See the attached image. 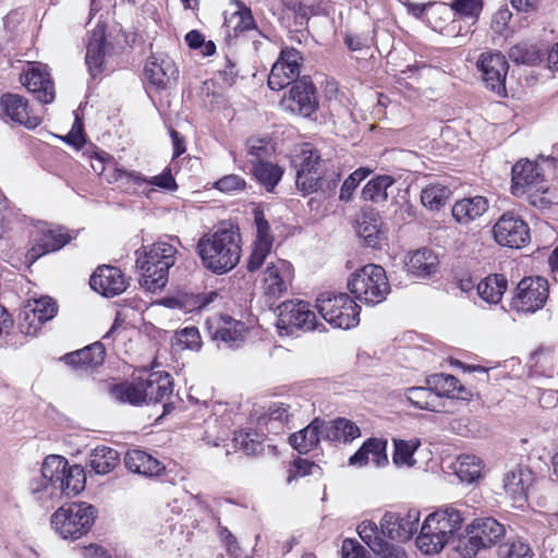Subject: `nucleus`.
I'll return each mask as SVG.
<instances>
[{"mask_svg":"<svg viewBox=\"0 0 558 558\" xmlns=\"http://www.w3.org/2000/svg\"><path fill=\"white\" fill-rule=\"evenodd\" d=\"M203 266L214 274L233 269L241 257L240 234L236 228H219L203 235L197 243Z\"/></svg>","mask_w":558,"mask_h":558,"instance_id":"f257e3e1","label":"nucleus"},{"mask_svg":"<svg viewBox=\"0 0 558 558\" xmlns=\"http://www.w3.org/2000/svg\"><path fill=\"white\" fill-rule=\"evenodd\" d=\"M175 254L174 245L163 241L154 243L144 257L136 260L143 271L141 284L150 291L163 288L168 282L169 269L175 263Z\"/></svg>","mask_w":558,"mask_h":558,"instance_id":"f03ea898","label":"nucleus"},{"mask_svg":"<svg viewBox=\"0 0 558 558\" xmlns=\"http://www.w3.org/2000/svg\"><path fill=\"white\" fill-rule=\"evenodd\" d=\"M348 289L360 302L376 305L386 300L390 284L381 266L368 264L351 275Z\"/></svg>","mask_w":558,"mask_h":558,"instance_id":"7ed1b4c3","label":"nucleus"},{"mask_svg":"<svg viewBox=\"0 0 558 558\" xmlns=\"http://www.w3.org/2000/svg\"><path fill=\"white\" fill-rule=\"evenodd\" d=\"M97 510L87 502H72L60 507L51 517V525L63 538L77 539L86 534Z\"/></svg>","mask_w":558,"mask_h":558,"instance_id":"20e7f679","label":"nucleus"},{"mask_svg":"<svg viewBox=\"0 0 558 558\" xmlns=\"http://www.w3.org/2000/svg\"><path fill=\"white\" fill-rule=\"evenodd\" d=\"M506 534V529L496 519L478 518L464 529L462 545H458V554L463 558H473L484 548L499 543Z\"/></svg>","mask_w":558,"mask_h":558,"instance_id":"39448f33","label":"nucleus"},{"mask_svg":"<svg viewBox=\"0 0 558 558\" xmlns=\"http://www.w3.org/2000/svg\"><path fill=\"white\" fill-rule=\"evenodd\" d=\"M317 308L322 317L336 328L350 329L360 322V306L347 293H322Z\"/></svg>","mask_w":558,"mask_h":558,"instance_id":"423d86ee","label":"nucleus"},{"mask_svg":"<svg viewBox=\"0 0 558 558\" xmlns=\"http://www.w3.org/2000/svg\"><path fill=\"white\" fill-rule=\"evenodd\" d=\"M66 459L61 456H48L41 465L39 477L29 482V492L35 500L43 506L52 507L63 495L57 475L64 469Z\"/></svg>","mask_w":558,"mask_h":558,"instance_id":"0eeeda50","label":"nucleus"},{"mask_svg":"<svg viewBox=\"0 0 558 558\" xmlns=\"http://www.w3.org/2000/svg\"><path fill=\"white\" fill-rule=\"evenodd\" d=\"M280 335L293 336L299 331L316 329V315L304 301H286L278 306L276 323Z\"/></svg>","mask_w":558,"mask_h":558,"instance_id":"6e6552de","label":"nucleus"},{"mask_svg":"<svg viewBox=\"0 0 558 558\" xmlns=\"http://www.w3.org/2000/svg\"><path fill=\"white\" fill-rule=\"evenodd\" d=\"M299 163H295V185L303 194H312L324 186L325 160L317 150L305 145L299 156ZM296 162V160H294Z\"/></svg>","mask_w":558,"mask_h":558,"instance_id":"1a4fd4ad","label":"nucleus"},{"mask_svg":"<svg viewBox=\"0 0 558 558\" xmlns=\"http://www.w3.org/2000/svg\"><path fill=\"white\" fill-rule=\"evenodd\" d=\"M281 107L291 113L311 118L318 110L317 90L310 76L304 75L294 83L280 101Z\"/></svg>","mask_w":558,"mask_h":558,"instance_id":"9d476101","label":"nucleus"},{"mask_svg":"<svg viewBox=\"0 0 558 558\" xmlns=\"http://www.w3.org/2000/svg\"><path fill=\"white\" fill-rule=\"evenodd\" d=\"M549 295L548 281L543 277H525L520 280L511 306L518 312L535 313L544 307Z\"/></svg>","mask_w":558,"mask_h":558,"instance_id":"9b49d317","label":"nucleus"},{"mask_svg":"<svg viewBox=\"0 0 558 558\" xmlns=\"http://www.w3.org/2000/svg\"><path fill=\"white\" fill-rule=\"evenodd\" d=\"M302 64L303 57L299 50L293 47L282 48L268 76L269 88L280 90L301 78Z\"/></svg>","mask_w":558,"mask_h":558,"instance_id":"f8f14e48","label":"nucleus"},{"mask_svg":"<svg viewBox=\"0 0 558 558\" xmlns=\"http://www.w3.org/2000/svg\"><path fill=\"white\" fill-rule=\"evenodd\" d=\"M494 238L501 246L521 248L530 241L527 223L515 213H505L495 223Z\"/></svg>","mask_w":558,"mask_h":558,"instance_id":"ddd939ff","label":"nucleus"},{"mask_svg":"<svg viewBox=\"0 0 558 558\" xmlns=\"http://www.w3.org/2000/svg\"><path fill=\"white\" fill-rule=\"evenodd\" d=\"M476 65L482 73L485 86L498 95L506 93V76L509 70L508 61L500 51L482 52Z\"/></svg>","mask_w":558,"mask_h":558,"instance_id":"4468645a","label":"nucleus"},{"mask_svg":"<svg viewBox=\"0 0 558 558\" xmlns=\"http://www.w3.org/2000/svg\"><path fill=\"white\" fill-rule=\"evenodd\" d=\"M420 511L410 509L403 515L396 512H387L380 521L381 533L392 541L405 542L417 531Z\"/></svg>","mask_w":558,"mask_h":558,"instance_id":"2eb2a0df","label":"nucleus"},{"mask_svg":"<svg viewBox=\"0 0 558 558\" xmlns=\"http://www.w3.org/2000/svg\"><path fill=\"white\" fill-rule=\"evenodd\" d=\"M144 75L149 86L156 90H165L177 82L179 69L170 57L154 54L145 64Z\"/></svg>","mask_w":558,"mask_h":558,"instance_id":"dca6fc26","label":"nucleus"},{"mask_svg":"<svg viewBox=\"0 0 558 558\" xmlns=\"http://www.w3.org/2000/svg\"><path fill=\"white\" fill-rule=\"evenodd\" d=\"M544 182V169L536 161L521 159L511 169V193L523 196L526 192Z\"/></svg>","mask_w":558,"mask_h":558,"instance_id":"f3484780","label":"nucleus"},{"mask_svg":"<svg viewBox=\"0 0 558 558\" xmlns=\"http://www.w3.org/2000/svg\"><path fill=\"white\" fill-rule=\"evenodd\" d=\"M35 244L26 253V262L34 264L39 257L59 251L71 241L70 234L61 228L43 226L34 236Z\"/></svg>","mask_w":558,"mask_h":558,"instance_id":"a211bd4d","label":"nucleus"},{"mask_svg":"<svg viewBox=\"0 0 558 558\" xmlns=\"http://www.w3.org/2000/svg\"><path fill=\"white\" fill-rule=\"evenodd\" d=\"M89 284L93 290L101 295L113 298L123 293L129 282L121 269L110 265H102L94 271Z\"/></svg>","mask_w":558,"mask_h":558,"instance_id":"6ab92c4d","label":"nucleus"},{"mask_svg":"<svg viewBox=\"0 0 558 558\" xmlns=\"http://www.w3.org/2000/svg\"><path fill=\"white\" fill-rule=\"evenodd\" d=\"M292 278L293 266L290 262L278 258L268 263L263 278L265 295L270 299L281 298Z\"/></svg>","mask_w":558,"mask_h":558,"instance_id":"aec40b11","label":"nucleus"},{"mask_svg":"<svg viewBox=\"0 0 558 558\" xmlns=\"http://www.w3.org/2000/svg\"><path fill=\"white\" fill-rule=\"evenodd\" d=\"M534 481V474L529 466L515 465L504 476V489L517 508H523L527 500V490Z\"/></svg>","mask_w":558,"mask_h":558,"instance_id":"412c9836","label":"nucleus"},{"mask_svg":"<svg viewBox=\"0 0 558 558\" xmlns=\"http://www.w3.org/2000/svg\"><path fill=\"white\" fill-rule=\"evenodd\" d=\"M145 403H160L171 397L173 380L167 372H147L141 375Z\"/></svg>","mask_w":558,"mask_h":558,"instance_id":"4be33fe9","label":"nucleus"},{"mask_svg":"<svg viewBox=\"0 0 558 558\" xmlns=\"http://www.w3.org/2000/svg\"><path fill=\"white\" fill-rule=\"evenodd\" d=\"M435 522V517H426L420 533L415 539L417 548L425 555L438 554L446 545L451 546V541L446 532Z\"/></svg>","mask_w":558,"mask_h":558,"instance_id":"5701e85b","label":"nucleus"},{"mask_svg":"<svg viewBox=\"0 0 558 558\" xmlns=\"http://www.w3.org/2000/svg\"><path fill=\"white\" fill-rule=\"evenodd\" d=\"M0 108L5 117L27 129H35L41 122L38 117L29 114L27 100L21 95L3 94L0 98Z\"/></svg>","mask_w":558,"mask_h":558,"instance_id":"b1692460","label":"nucleus"},{"mask_svg":"<svg viewBox=\"0 0 558 558\" xmlns=\"http://www.w3.org/2000/svg\"><path fill=\"white\" fill-rule=\"evenodd\" d=\"M125 468L145 477H158L166 472V466L157 458L141 449H130L124 456Z\"/></svg>","mask_w":558,"mask_h":558,"instance_id":"393cba45","label":"nucleus"},{"mask_svg":"<svg viewBox=\"0 0 558 558\" xmlns=\"http://www.w3.org/2000/svg\"><path fill=\"white\" fill-rule=\"evenodd\" d=\"M106 26L98 23L92 31L86 47L85 61L90 75L95 78L105 70L106 57Z\"/></svg>","mask_w":558,"mask_h":558,"instance_id":"a878e982","label":"nucleus"},{"mask_svg":"<svg viewBox=\"0 0 558 558\" xmlns=\"http://www.w3.org/2000/svg\"><path fill=\"white\" fill-rule=\"evenodd\" d=\"M22 84L43 104L54 99L53 83L45 68L32 66L21 77Z\"/></svg>","mask_w":558,"mask_h":558,"instance_id":"bb28decb","label":"nucleus"},{"mask_svg":"<svg viewBox=\"0 0 558 558\" xmlns=\"http://www.w3.org/2000/svg\"><path fill=\"white\" fill-rule=\"evenodd\" d=\"M105 354V345L101 342H95L81 350L64 354L62 361L73 368L88 372L104 363Z\"/></svg>","mask_w":558,"mask_h":558,"instance_id":"cd10ccee","label":"nucleus"},{"mask_svg":"<svg viewBox=\"0 0 558 558\" xmlns=\"http://www.w3.org/2000/svg\"><path fill=\"white\" fill-rule=\"evenodd\" d=\"M387 440L383 438H368L360 449L350 457L349 465L362 468L368 463L369 457L377 468L385 466L388 463L386 453Z\"/></svg>","mask_w":558,"mask_h":558,"instance_id":"c85d7f7f","label":"nucleus"},{"mask_svg":"<svg viewBox=\"0 0 558 558\" xmlns=\"http://www.w3.org/2000/svg\"><path fill=\"white\" fill-rule=\"evenodd\" d=\"M428 517H435V522L439 523V527L450 538L451 548L458 553V545H462L460 541H462V535H464V530H462L463 518L460 511L452 507H447L434 511Z\"/></svg>","mask_w":558,"mask_h":558,"instance_id":"c756f323","label":"nucleus"},{"mask_svg":"<svg viewBox=\"0 0 558 558\" xmlns=\"http://www.w3.org/2000/svg\"><path fill=\"white\" fill-rule=\"evenodd\" d=\"M290 410L291 407L283 402L270 404L267 411L258 417V427L275 435L283 433L286 427L290 428L289 423L293 417Z\"/></svg>","mask_w":558,"mask_h":558,"instance_id":"7c9ffc66","label":"nucleus"},{"mask_svg":"<svg viewBox=\"0 0 558 558\" xmlns=\"http://www.w3.org/2000/svg\"><path fill=\"white\" fill-rule=\"evenodd\" d=\"M113 177L116 181L125 180L126 184H133L135 186L150 184L168 191H174L178 189L170 168H166L160 174L151 177L150 179L145 178L140 172L126 171L123 169H116Z\"/></svg>","mask_w":558,"mask_h":558,"instance_id":"2f4dec72","label":"nucleus"},{"mask_svg":"<svg viewBox=\"0 0 558 558\" xmlns=\"http://www.w3.org/2000/svg\"><path fill=\"white\" fill-rule=\"evenodd\" d=\"M488 207V199L484 196L476 195L457 201L451 213L458 223L466 226L483 216Z\"/></svg>","mask_w":558,"mask_h":558,"instance_id":"473e14b6","label":"nucleus"},{"mask_svg":"<svg viewBox=\"0 0 558 558\" xmlns=\"http://www.w3.org/2000/svg\"><path fill=\"white\" fill-rule=\"evenodd\" d=\"M324 420L315 417L305 428L289 436V444L301 454L317 447L323 438Z\"/></svg>","mask_w":558,"mask_h":558,"instance_id":"72a5a7b5","label":"nucleus"},{"mask_svg":"<svg viewBox=\"0 0 558 558\" xmlns=\"http://www.w3.org/2000/svg\"><path fill=\"white\" fill-rule=\"evenodd\" d=\"M360 436V427L349 418L337 417L328 422L324 420L323 439L349 444Z\"/></svg>","mask_w":558,"mask_h":558,"instance_id":"f704fd0d","label":"nucleus"},{"mask_svg":"<svg viewBox=\"0 0 558 558\" xmlns=\"http://www.w3.org/2000/svg\"><path fill=\"white\" fill-rule=\"evenodd\" d=\"M426 385L433 389L437 400L440 397L465 399L466 390L459 380L449 374H433L426 378Z\"/></svg>","mask_w":558,"mask_h":558,"instance_id":"c9c22d12","label":"nucleus"},{"mask_svg":"<svg viewBox=\"0 0 558 558\" xmlns=\"http://www.w3.org/2000/svg\"><path fill=\"white\" fill-rule=\"evenodd\" d=\"M246 330L244 323L228 317V319H223L222 325L215 329L211 338L227 349H234L243 342Z\"/></svg>","mask_w":558,"mask_h":558,"instance_id":"e433bc0d","label":"nucleus"},{"mask_svg":"<svg viewBox=\"0 0 558 558\" xmlns=\"http://www.w3.org/2000/svg\"><path fill=\"white\" fill-rule=\"evenodd\" d=\"M120 462L118 450L108 446H97L88 454L87 465L98 475L110 473Z\"/></svg>","mask_w":558,"mask_h":558,"instance_id":"4c0bfd02","label":"nucleus"},{"mask_svg":"<svg viewBox=\"0 0 558 558\" xmlns=\"http://www.w3.org/2000/svg\"><path fill=\"white\" fill-rule=\"evenodd\" d=\"M59 482L62 495L75 496L85 487V472L80 465H70L66 461L64 469L56 477Z\"/></svg>","mask_w":558,"mask_h":558,"instance_id":"58836bf2","label":"nucleus"},{"mask_svg":"<svg viewBox=\"0 0 558 558\" xmlns=\"http://www.w3.org/2000/svg\"><path fill=\"white\" fill-rule=\"evenodd\" d=\"M437 257L429 248L415 251L407 263L408 271L417 278H425L436 271Z\"/></svg>","mask_w":558,"mask_h":558,"instance_id":"ea45409f","label":"nucleus"},{"mask_svg":"<svg viewBox=\"0 0 558 558\" xmlns=\"http://www.w3.org/2000/svg\"><path fill=\"white\" fill-rule=\"evenodd\" d=\"M508 281L504 275H490L477 283V294L487 303H498L507 290Z\"/></svg>","mask_w":558,"mask_h":558,"instance_id":"a19ab883","label":"nucleus"},{"mask_svg":"<svg viewBox=\"0 0 558 558\" xmlns=\"http://www.w3.org/2000/svg\"><path fill=\"white\" fill-rule=\"evenodd\" d=\"M111 393L120 401L129 402L133 405L145 403L141 375L135 377L132 383L114 385L111 388Z\"/></svg>","mask_w":558,"mask_h":558,"instance_id":"79ce46f5","label":"nucleus"},{"mask_svg":"<svg viewBox=\"0 0 558 558\" xmlns=\"http://www.w3.org/2000/svg\"><path fill=\"white\" fill-rule=\"evenodd\" d=\"M253 174L267 192H271L281 180L283 169L278 165L260 160L254 163Z\"/></svg>","mask_w":558,"mask_h":558,"instance_id":"37998d69","label":"nucleus"},{"mask_svg":"<svg viewBox=\"0 0 558 558\" xmlns=\"http://www.w3.org/2000/svg\"><path fill=\"white\" fill-rule=\"evenodd\" d=\"M395 179L391 175H377L367 182L363 187L362 197L365 201L374 203H384L388 198L387 190L395 184Z\"/></svg>","mask_w":558,"mask_h":558,"instance_id":"c03bdc74","label":"nucleus"},{"mask_svg":"<svg viewBox=\"0 0 558 558\" xmlns=\"http://www.w3.org/2000/svg\"><path fill=\"white\" fill-rule=\"evenodd\" d=\"M450 195L451 191L448 186L434 183L423 189L421 202L429 210H440L450 198Z\"/></svg>","mask_w":558,"mask_h":558,"instance_id":"a18cd8bd","label":"nucleus"},{"mask_svg":"<svg viewBox=\"0 0 558 558\" xmlns=\"http://www.w3.org/2000/svg\"><path fill=\"white\" fill-rule=\"evenodd\" d=\"M393 445L395 451L392 454V462L395 465L411 468L416 463V460L413 458V456L417 448L421 446L420 439H395Z\"/></svg>","mask_w":558,"mask_h":558,"instance_id":"49530a36","label":"nucleus"},{"mask_svg":"<svg viewBox=\"0 0 558 558\" xmlns=\"http://www.w3.org/2000/svg\"><path fill=\"white\" fill-rule=\"evenodd\" d=\"M482 472L481 459L473 454H461L457 460L456 474L461 482L473 483Z\"/></svg>","mask_w":558,"mask_h":558,"instance_id":"de8ad7c7","label":"nucleus"},{"mask_svg":"<svg viewBox=\"0 0 558 558\" xmlns=\"http://www.w3.org/2000/svg\"><path fill=\"white\" fill-rule=\"evenodd\" d=\"M405 396L408 400L417 409L427 411H437L438 400L433 389L427 387H410L407 389Z\"/></svg>","mask_w":558,"mask_h":558,"instance_id":"09e8293b","label":"nucleus"},{"mask_svg":"<svg viewBox=\"0 0 558 558\" xmlns=\"http://www.w3.org/2000/svg\"><path fill=\"white\" fill-rule=\"evenodd\" d=\"M381 221L378 214H363L359 226V234L371 247H376L380 235Z\"/></svg>","mask_w":558,"mask_h":558,"instance_id":"8fccbe9b","label":"nucleus"},{"mask_svg":"<svg viewBox=\"0 0 558 558\" xmlns=\"http://www.w3.org/2000/svg\"><path fill=\"white\" fill-rule=\"evenodd\" d=\"M529 203L539 209H547L554 204H558V194L556 190L545 185V182L536 185L525 193Z\"/></svg>","mask_w":558,"mask_h":558,"instance_id":"3c124183","label":"nucleus"},{"mask_svg":"<svg viewBox=\"0 0 558 558\" xmlns=\"http://www.w3.org/2000/svg\"><path fill=\"white\" fill-rule=\"evenodd\" d=\"M509 58L517 64L535 65L542 61L539 50L527 43H521L510 48Z\"/></svg>","mask_w":558,"mask_h":558,"instance_id":"603ef678","label":"nucleus"},{"mask_svg":"<svg viewBox=\"0 0 558 558\" xmlns=\"http://www.w3.org/2000/svg\"><path fill=\"white\" fill-rule=\"evenodd\" d=\"M232 19L238 20L234 26L235 33L253 32L251 38H253L254 44L256 45L258 41L255 37L262 36V33L256 26L251 9L245 5H240L238 11L232 14Z\"/></svg>","mask_w":558,"mask_h":558,"instance_id":"864d4df0","label":"nucleus"},{"mask_svg":"<svg viewBox=\"0 0 558 558\" xmlns=\"http://www.w3.org/2000/svg\"><path fill=\"white\" fill-rule=\"evenodd\" d=\"M41 326L43 323L28 304L21 308L17 327L22 333L35 336Z\"/></svg>","mask_w":558,"mask_h":558,"instance_id":"5fc2aeb1","label":"nucleus"},{"mask_svg":"<svg viewBox=\"0 0 558 558\" xmlns=\"http://www.w3.org/2000/svg\"><path fill=\"white\" fill-rule=\"evenodd\" d=\"M357 533L361 539L374 551L386 541L381 537V529L379 530L377 524L372 521H363L357 525Z\"/></svg>","mask_w":558,"mask_h":558,"instance_id":"6e6d98bb","label":"nucleus"},{"mask_svg":"<svg viewBox=\"0 0 558 558\" xmlns=\"http://www.w3.org/2000/svg\"><path fill=\"white\" fill-rule=\"evenodd\" d=\"M253 214L256 227V240L254 244L272 247L274 236L270 233V226L265 218L264 211L260 208H255Z\"/></svg>","mask_w":558,"mask_h":558,"instance_id":"4d7b16f0","label":"nucleus"},{"mask_svg":"<svg viewBox=\"0 0 558 558\" xmlns=\"http://www.w3.org/2000/svg\"><path fill=\"white\" fill-rule=\"evenodd\" d=\"M234 447L242 450L247 456H255L263 451V444L255 439L251 432H238L233 437Z\"/></svg>","mask_w":558,"mask_h":558,"instance_id":"13d9d810","label":"nucleus"},{"mask_svg":"<svg viewBox=\"0 0 558 558\" xmlns=\"http://www.w3.org/2000/svg\"><path fill=\"white\" fill-rule=\"evenodd\" d=\"M35 314L38 316L43 325L52 319L58 312V305L50 296H41L38 300H34L33 303H27Z\"/></svg>","mask_w":558,"mask_h":558,"instance_id":"bf43d9fd","label":"nucleus"},{"mask_svg":"<svg viewBox=\"0 0 558 558\" xmlns=\"http://www.w3.org/2000/svg\"><path fill=\"white\" fill-rule=\"evenodd\" d=\"M174 344L181 349L198 350L201 348V336L196 327H185L175 332Z\"/></svg>","mask_w":558,"mask_h":558,"instance_id":"052dcab7","label":"nucleus"},{"mask_svg":"<svg viewBox=\"0 0 558 558\" xmlns=\"http://www.w3.org/2000/svg\"><path fill=\"white\" fill-rule=\"evenodd\" d=\"M214 187L222 193L236 194L246 189V181L238 174H228L214 183Z\"/></svg>","mask_w":558,"mask_h":558,"instance_id":"680f3d73","label":"nucleus"},{"mask_svg":"<svg viewBox=\"0 0 558 558\" xmlns=\"http://www.w3.org/2000/svg\"><path fill=\"white\" fill-rule=\"evenodd\" d=\"M368 170L366 169H357L353 173H351L343 182L340 190V199L343 202H349L352 197L353 192L357 187L361 181H363L367 174Z\"/></svg>","mask_w":558,"mask_h":558,"instance_id":"e2e57ef3","label":"nucleus"},{"mask_svg":"<svg viewBox=\"0 0 558 558\" xmlns=\"http://www.w3.org/2000/svg\"><path fill=\"white\" fill-rule=\"evenodd\" d=\"M482 8L481 0H454L452 3V9L461 17L472 19L473 21L478 17Z\"/></svg>","mask_w":558,"mask_h":558,"instance_id":"0e129e2a","label":"nucleus"},{"mask_svg":"<svg viewBox=\"0 0 558 558\" xmlns=\"http://www.w3.org/2000/svg\"><path fill=\"white\" fill-rule=\"evenodd\" d=\"M315 466V463L307 459H295L289 469V476L287 478V482L290 484L293 480L298 477L311 474L312 469Z\"/></svg>","mask_w":558,"mask_h":558,"instance_id":"69168bd1","label":"nucleus"},{"mask_svg":"<svg viewBox=\"0 0 558 558\" xmlns=\"http://www.w3.org/2000/svg\"><path fill=\"white\" fill-rule=\"evenodd\" d=\"M502 558H533L530 546L521 541H514L506 546Z\"/></svg>","mask_w":558,"mask_h":558,"instance_id":"338daca9","label":"nucleus"},{"mask_svg":"<svg viewBox=\"0 0 558 558\" xmlns=\"http://www.w3.org/2000/svg\"><path fill=\"white\" fill-rule=\"evenodd\" d=\"M342 558H367L365 548L352 538H347L342 543Z\"/></svg>","mask_w":558,"mask_h":558,"instance_id":"774afa93","label":"nucleus"}]
</instances>
